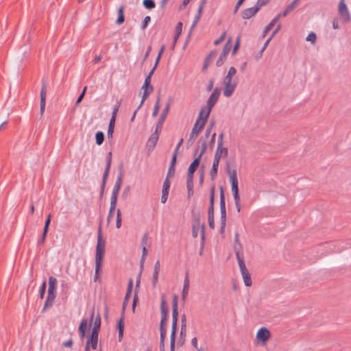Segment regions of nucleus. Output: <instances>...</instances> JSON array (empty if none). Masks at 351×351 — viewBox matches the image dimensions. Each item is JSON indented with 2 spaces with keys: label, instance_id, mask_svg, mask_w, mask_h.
Wrapping results in <instances>:
<instances>
[{
  "label": "nucleus",
  "instance_id": "1",
  "mask_svg": "<svg viewBox=\"0 0 351 351\" xmlns=\"http://www.w3.org/2000/svg\"><path fill=\"white\" fill-rule=\"evenodd\" d=\"M198 147H199L201 148L200 152H199L198 156L196 158H195V160L191 163V165H189V167L188 169L187 177H186L187 186H189L190 182H192L193 178V173L199 165L202 156L204 155V154L206 151V149H207L206 141L204 140L202 141V138H200L198 141Z\"/></svg>",
  "mask_w": 351,
  "mask_h": 351
},
{
  "label": "nucleus",
  "instance_id": "2",
  "mask_svg": "<svg viewBox=\"0 0 351 351\" xmlns=\"http://www.w3.org/2000/svg\"><path fill=\"white\" fill-rule=\"evenodd\" d=\"M226 171L230 178V181L231 183V191L232 192L234 204L241 203V198L239 193L237 170L235 169H231L230 167V165L228 163L226 166Z\"/></svg>",
  "mask_w": 351,
  "mask_h": 351
},
{
  "label": "nucleus",
  "instance_id": "3",
  "mask_svg": "<svg viewBox=\"0 0 351 351\" xmlns=\"http://www.w3.org/2000/svg\"><path fill=\"white\" fill-rule=\"evenodd\" d=\"M57 280L53 276L49 278V287L47 291V298L44 304L43 311H45L47 308L51 307L56 299V289Z\"/></svg>",
  "mask_w": 351,
  "mask_h": 351
},
{
  "label": "nucleus",
  "instance_id": "4",
  "mask_svg": "<svg viewBox=\"0 0 351 351\" xmlns=\"http://www.w3.org/2000/svg\"><path fill=\"white\" fill-rule=\"evenodd\" d=\"M106 240L102 237L101 228L99 227L97 233V242L96 247L95 261L103 262L105 254Z\"/></svg>",
  "mask_w": 351,
  "mask_h": 351
},
{
  "label": "nucleus",
  "instance_id": "5",
  "mask_svg": "<svg viewBox=\"0 0 351 351\" xmlns=\"http://www.w3.org/2000/svg\"><path fill=\"white\" fill-rule=\"evenodd\" d=\"M237 80L233 79V77L225 76L223 80L224 89L223 94L226 97H230L232 95L237 86Z\"/></svg>",
  "mask_w": 351,
  "mask_h": 351
},
{
  "label": "nucleus",
  "instance_id": "6",
  "mask_svg": "<svg viewBox=\"0 0 351 351\" xmlns=\"http://www.w3.org/2000/svg\"><path fill=\"white\" fill-rule=\"evenodd\" d=\"M338 14L343 22H351V14L344 0H340L339 2Z\"/></svg>",
  "mask_w": 351,
  "mask_h": 351
},
{
  "label": "nucleus",
  "instance_id": "7",
  "mask_svg": "<svg viewBox=\"0 0 351 351\" xmlns=\"http://www.w3.org/2000/svg\"><path fill=\"white\" fill-rule=\"evenodd\" d=\"M238 264L245 285L250 287L252 284L251 276L245 267L244 261H240Z\"/></svg>",
  "mask_w": 351,
  "mask_h": 351
},
{
  "label": "nucleus",
  "instance_id": "8",
  "mask_svg": "<svg viewBox=\"0 0 351 351\" xmlns=\"http://www.w3.org/2000/svg\"><path fill=\"white\" fill-rule=\"evenodd\" d=\"M211 110H210V108H208L206 106L202 107L199 112V114H198L197 120L195 121V123L197 124H199V125L202 124V125L204 126L206 124V122L210 114Z\"/></svg>",
  "mask_w": 351,
  "mask_h": 351
},
{
  "label": "nucleus",
  "instance_id": "9",
  "mask_svg": "<svg viewBox=\"0 0 351 351\" xmlns=\"http://www.w3.org/2000/svg\"><path fill=\"white\" fill-rule=\"evenodd\" d=\"M270 336L269 330L267 328L262 327L256 333V339L258 342L261 343L262 345H265L270 338Z\"/></svg>",
  "mask_w": 351,
  "mask_h": 351
},
{
  "label": "nucleus",
  "instance_id": "10",
  "mask_svg": "<svg viewBox=\"0 0 351 351\" xmlns=\"http://www.w3.org/2000/svg\"><path fill=\"white\" fill-rule=\"evenodd\" d=\"M220 95V89L219 88H215L210 95L208 97L206 101V107L212 110L217 101H218L219 97Z\"/></svg>",
  "mask_w": 351,
  "mask_h": 351
},
{
  "label": "nucleus",
  "instance_id": "11",
  "mask_svg": "<svg viewBox=\"0 0 351 351\" xmlns=\"http://www.w3.org/2000/svg\"><path fill=\"white\" fill-rule=\"evenodd\" d=\"M204 127V126H203L202 124L199 125V124L195 123L193 128H192V130L190 133L189 138L187 141V143L189 145H192L193 144L198 134L199 133V132Z\"/></svg>",
  "mask_w": 351,
  "mask_h": 351
},
{
  "label": "nucleus",
  "instance_id": "12",
  "mask_svg": "<svg viewBox=\"0 0 351 351\" xmlns=\"http://www.w3.org/2000/svg\"><path fill=\"white\" fill-rule=\"evenodd\" d=\"M47 85L46 82H43L41 89H40V114L43 115V114L45 112V104H46V97H47Z\"/></svg>",
  "mask_w": 351,
  "mask_h": 351
},
{
  "label": "nucleus",
  "instance_id": "13",
  "mask_svg": "<svg viewBox=\"0 0 351 351\" xmlns=\"http://www.w3.org/2000/svg\"><path fill=\"white\" fill-rule=\"evenodd\" d=\"M111 160H112V154H111V152H108V154L107 155V164H106V167L105 168V171H104V173L103 177H102L101 190H104V187H105L106 182L107 178L108 176V173H109V171H110V168Z\"/></svg>",
  "mask_w": 351,
  "mask_h": 351
},
{
  "label": "nucleus",
  "instance_id": "14",
  "mask_svg": "<svg viewBox=\"0 0 351 351\" xmlns=\"http://www.w3.org/2000/svg\"><path fill=\"white\" fill-rule=\"evenodd\" d=\"M228 155V149L227 147H224L223 145L217 146L215 153L214 158L220 160L221 158H226Z\"/></svg>",
  "mask_w": 351,
  "mask_h": 351
},
{
  "label": "nucleus",
  "instance_id": "15",
  "mask_svg": "<svg viewBox=\"0 0 351 351\" xmlns=\"http://www.w3.org/2000/svg\"><path fill=\"white\" fill-rule=\"evenodd\" d=\"M169 108H170V104L169 103H167L165 108L163 109L161 114H160V119L158 121V123L156 125V128L157 130H160L162 127V125H163V123L167 117V114L169 113Z\"/></svg>",
  "mask_w": 351,
  "mask_h": 351
},
{
  "label": "nucleus",
  "instance_id": "16",
  "mask_svg": "<svg viewBox=\"0 0 351 351\" xmlns=\"http://www.w3.org/2000/svg\"><path fill=\"white\" fill-rule=\"evenodd\" d=\"M160 269V263L159 261H157L154 266V271L152 274V284L155 287L158 282V275Z\"/></svg>",
  "mask_w": 351,
  "mask_h": 351
},
{
  "label": "nucleus",
  "instance_id": "17",
  "mask_svg": "<svg viewBox=\"0 0 351 351\" xmlns=\"http://www.w3.org/2000/svg\"><path fill=\"white\" fill-rule=\"evenodd\" d=\"M258 12V8L254 5V7L247 8L242 12V18L244 19H249L254 16Z\"/></svg>",
  "mask_w": 351,
  "mask_h": 351
},
{
  "label": "nucleus",
  "instance_id": "18",
  "mask_svg": "<svg viewBox=\"0 0 351 351\" xmlns=\"http://www.w3.org/2000/svg\"><path fill=\"white\" fill-rule=\"evenodd\" d=\"M189 291V278L188 274H186V276H185L184 280V285H183V288H182V298L183 300H185L186 298H187Z\"/></svg>",
  "mask_w": 351,
  "mask_h": 351
},
{
  "label": "nucleus",
  "instance_id": "19",
  "mask_svg": "<svg viewBox=\"0 0 351 351\" xmlns=\"http://www.w3.org/2000/svg\"><path fill=\"white\" fill-rule=\"evenodd\" d=\"M178 319V311L172 310V327L171 334H176Z\"/></svg>",
  "mask_w": 351,
  "mask_h": 351
},
{
  "label": "nucleus",
  "instance_id": "20",
  "mask_svg": "<svg viewBox=\"0 0 351 351\" xmlns=\"http://www.w3.org/2000/svg\"><path fill=\"white\" fill-rule=\"evenodd\" d=\"M94 319V326L93 328L100 329L101 326V317L99 313L96 316H95V311L92 310L90 312V322H93Z\"/></svg>",
  "mask_w": 351,
  "mask_h": 351
},
{
  "label": "nucleus",
  "instance_id": "21",
  "mask_svg": "<svg viewBox=\"0 0 351 351\" xmlns=\"http://www.w3.org/2000/svg\"><path fill=\"white\" fill-rule=\"evenodd\" d=\"M234 251L235 252L238 263H239L240 261H243V256L241 252L242 245L241 243L234 244Z\"/></svg>",
  "mask_w": 351,
  "mask_h": 351
},
{
  "label": "nucleus",
  "instance_id": "22",
  "mask_svg": "<svg viewBox=\"0 0 351 351\" xmlns=\"http://www.w3.org/2000/svg\"><path fill=\"white\" fill-rule=\"evenodd\" d=\"M219 161L220 160H216L215 158L213 160L212 168L210 171V176L212 180H215L217 176Z\"/></svg>",
  "mask_w": 351,
  "mask_h": 351
},
{
  "label": "nucleus",
  "instance_id": "23",
  "mask_svg": "<svg viewBox=\"0 0 351 351\" xmlns=\"http://www.w3.org/2000/svg\"><path fill=\"white\" fill-rule=\"evenodd\" d=\"M160 311H161V317L167 318L169 309L166 306V300L165 295H162L161 298V303H160Z\"/></svg>",
  "mask_w": 351,
  "mask_h": 351
},
{
  "label": "nucleus",
  "instance_id": "24",
  "mask_svg": "<svg viewBox=\"0 0 351 351\" xmlns=\"http://www.w3.org/2000/svg\"><path fill=\"white\" fill-rule=\"evenodd\" d=\"M88 321L87 319L84 318L82 320L80 327H79V332L81 338L84 337L85 333L87 329Z\"/></svg>",
  "mask_w": 351,
  "mask_h": 351
},
{
  "label": "nucleus",
  "instance_id": "25",
  "mask_svg": "<svg viewBox=\"0 0 351 351\" xmlns=\"http://www.w3.org/2000/svg\"><path fill=\"white\" fill-rule=\"evenodd\" d=\"M132 287H133V281L132 279H130L129 283H128V290L125 293V299H124V302H123V309L125 308V306L126 305V303L128 302V300L130 299V298L131 296Z\"/></svg>",
  "mask_w": 351,
  "mask_h": 351
},
{
  "label": "nucleus",
  "instance_id": "26",
  "mask_svg": "<svg viewBox=\"0 0 351 351\" xmlns=\"http://www.w3.org/2000/svg\"><path fill=\"white\" fill-rule=\"evenodd\" d=\"M280 19V15H276L271 21V22L265 27L263 34L264 35L266 34L268 32H269L273 27L275 25L276 22Z\"/></svg>",
  "mask_w": 351,
  "mask_h": 351
},
{
  "label": "nucleus",
  "instance_id": "27",
  "mask_svg": "<svg viewBox=\"0 0 351 351\" xmlns=\"http://www.w3.org/2000/svg\"><path fill=\"white\" fill-rule=\"evenodd\" d=\"M219 204H220V213H226L225 196H224V193H223V190L222 187L221 188V191H220V203H219Z\"/></svg>",
  "mask_w": 351,
  "mask_h": 351
},
{
  "label": "nucleus",
  "instance_id": "28",
  "mask_svg": "<svg viewBox=\"0 0 351 351\" xmlns=\"http://www.w3.org/2000/svg\"><path fill=\"white\" fill-rule=\"evenodd\" d=\"M114 125H115V120L114 118L110 119L108 124V131H107V136L108 138H112V134L114 132Z\"/></svg>",
  "mask_w": 351,
  "mask_h": 351
},
{
  "label": "nucleus",
  "instance_id": "29",
  "mask_svg": "<svg viewBox=\"0 0 351 351\" xmlns=\"http://www.w3.org/2000/svg\"><path fill=\"white\" fill-rule=\"evenodd\" d=\"M160 130L156 129L154 134L151 135V136L149 138V143L152 145V146L154 147L156 146L158 140V132Z\"/></svg>",
  "mask_w": 351,
  "mask_h": 351
},
{
  "label": "nucleus",
  "instance_id": "30",
  "mask_svg": "<svg viewBox=\"0 0 351 351\" xmlns=\"http://www.w3.org/2000/svg\"><path fill=\"white\" fill-rule=\"evenodd\" d=\"M214 194L215 189H212L210 197V206L208 208V214H214Z\"/></svg>",
  "mask_w": 351,
  "mask_h": 351
},
{
  "label": "nucleus",
  "instance_id": "31",
  "mask_svg": "<svg viewBox=\"0 0 351 351\" xmlns=\"http://www.w3.org/2000/svg\"><path fill=\"white\" fill-rule=\"evenodd\" d=\"M117 327L119 330V341H121L123 338L124 331V324L123 322V318H121L118 322Z\"/></svg>",
  "mask_w": 351,
  "mask_h": 351
},
{
  "label": "nucleus",
  "instance_id": "32",
  "mask_svg": "<svg viewBox=\"0 0 351 351\" xmlns=\"http://www.w3.org/2000/svg\"><path fill=\"white\" fill-rule=\"evenodd\" d=\"M202 227H204V226H201L199 221H197L195 223L193 224L192 229V235L194 238L197 237L199 229L200 228L202 229Z\"/></svg>",
  "mask_w": 351,
  "mask_h": 351
},
{
  "label": "nucleus",
  "instance_id": "33",
  "mask_svg": "<svg viewBox=\"0 0 351 351\" xmlns=\"http://www.w3.org/2000/svg\"><path fill=\"white\" fill-rule=\"evenodd\" d=\"M102 267V263L99 261H95V272L94 275V280L96 282L97 280H99V273Z\"/></svg>",
  "mask_w": 351,
  "mask_h": 351
},
{
  "label": "nucleus",
  "instance_id": "34",
  "mask_svg": "<svg viewBox=\"0 0 351 351\" xmlns=\"http://www.w3.org/2000/svg\"><path fill=\"white\" fill-rule=\"evenodd\" d=\"M98 339H87L86 345L89 347V348H92L93 350H96L97 348Z\"/></svg>",
  "mask_w": 351,
  "mask_h": 351
},
{
  "label": "nucleus",
  "instance_id": "35",
  "mask_svg": "<svg viewBox=\"0 0 351 351\" xmlns=\"http://www.w3.org/2000/svg\"><path fill=\"white\" fill-rule=\"evenodd\" d=\"M95 141L98 145H101L104 141V134L102 132H97L95 134Z\"/></svg>",
  "mask_w": 351,
  "mask_h": 351
},
{
  "label": "nucleus",
  "instance_id": "36",
  "mask_svg": "<svg viewBox=\"0 0 351 351\" xmlns=\"http://www.w3.org/2000/svg\"><path fill=\"white\" fill-rule=\"evenodd\" d=\"M167 333L160 332V351H165V340L166 338Z\"/></svg>",
  "mask_w": 351,
  "mask_h": 351
},
{
  "label": "nucleus",
  "instance_id": "37",
  "mask_svg": "<svg viewBox=\"0 0 351 351\" xmlns=\"http://www.w3.org/2000/svg\"><path fill=\"white\" fill-rule=\"evenodd\" d=\"M171 182L168 178H166L163 182L162 193H165L169 194V189H170Z\"/></svg>",
  "mask_w": 351,
  "mask_h": 351
},
{
  "label": "nucleus",
  "instance_id": "38",
  "mask_svg": "<svg viewBox=\"0 0 351 351\" xmlns=\"http://www.w3.org/2000/svg\"><path fill=\"white\" fill-rule=\"evenodd\" d=\"M167 321V318L161 317V320L160 322V332L167 333V330H166Z\"/></svg>",
  "mask_w": 351,
  "mask_h": 351
},
{
  "label": "nucleus",
  "instance_id": "39",
  "mask_svg": "<svg viewBox=\"0 0 351 351\" xmlns=\"http://www.w3.org/2000/svg\"><path fill=\"white\" fill-rule=\"evenodd\" d=\"M119 16L117 20V23L120 25L123 23L124 21V16H123V8L120 7L118 10Z\"/></svg>",
  "mask_w": 351,
  "mask_h": 351
},
{
  "label": "nucleus",
  "instance_id": "40",
  "mask_svg": "<svg viewBox=\"0 0 351 351\" xmlns=\"http://www.w3.org/2000/svg\"><path fill=\"white\" fill-rule=\"evenodd\" d=\"M143 5L149 10L153 9L155 8L156 4L153 0H144Z\"/></svg>",
  "mask_w": 351,
  "mask_h": 351
},
{
  "label": "nucleus",
  "instance_id": "41",
  "mask_svg": "<svg viewBox=\"0 0 351 351\" xmlns=\"http://www.w3.org/2000/svg\"><path fill=\"white\" fill-rule=\"evenodd\" d=\"M300 0H293L289 5L286 7L287 11L291 12L298 5Z\"/></svg>",
  "mask_w": 351,
  "mask_h": 351
},
{
  "label": "nucleus",
  "instance_id": "42",
  "mask_svg": "<svg viewBox=\"0 0 351 351\" xmlns=\"http://www.w3.org/2000/svg\"><path fill=\"white\" fill-rule=\"evenodd\" d=\"M306 40L311 43L312 44H315L317 40V36L314 32H311L308 34L306 38Z\"/></svg>",
  "mask_w": 351,
  "mask_h": 351
},
{
  "label": "nucleus",
  "instance_id": "43",
  "mask_svg": "<svg viewBox=\"0 0 351 351\" xmlns=\"http://www.w3.org/2000/svg\"><path fill=\"white\" fill-rule=\"evenodd\" d=\"M226 221V213H221V232L224 231Z\"/></svg>",
  "mask_w": 351,
  "mask_h": 351
},
{
  "label": "nucleus",
  "instance_id": "44",
  "mask_svg": "<svg viewBox=\"0 0 351 351\" xmlns=\"http://www.w3.org/2000/svg\"><path fill=\"white\" fill-rule=\"evenodd\" d=\"M116 227L117 228L121 227V213L119 209L117 211Z\"/></svg>",
  "mask_w": 351,
  "mask_h": 351
},
{
  "label": "nucleus",
  "instance_id": "45",
  "mask_svg": "<svg viewBox=\"0 0 351 351\" xmlns=\"http://www.w3.org/2000/svg\"><path fill=\"white\" fill-rule=\"evenodd\" d=\"M165 46L162 45L161 47V48L160 49L158 54V56L156 58V62H155V68H157V66L158 65V63H159V61H160V60L161 58V56H162L163 52L165 51Z\"/></svg>",
  "mask_w": 351,
  "mask_h": 351
},
{
  "label": "nucleus",
  "instance_id": "46",
  "mask_svg": "<svg viewBox=\"0 0 351 351\" xmlns=\"http://www.w3.org/2000/svg\"><path fill=\"white\" fill-rule=\"evenodd\" d=\"M176 334H171L170 336V350L175 351Z\"/></svg>",
  "mask_w": 351,
  "mask_h": 351
},
{
  "label": "nucleus",
  "instance_id": "47",
  "mask_svg": "<svg viewBox=\"0 0 351 351\" xmlns=\"http://www.w3.org/2000/svg\"><path fill=\"white\" fill-rule=\"evenodd\" d=\"M159 109H160V97H158V99L154 105V110H153V112H152V116L153 117H156L158 113V111H159Z\"/></svg>",
  "mask_w": 351,
  "mask_h": 351
},
{
  "label": "nucleus",
  "instance_id": "48",
  "mask_svg": "<svg viewBox=\"0 0 351 351\" xmlns=\"http://www.w3.org/2000/svg\"><path fill=\"white\" fill-rule=\"evenodd\" d=\"M99 329L93 328L90 335L88 337V339H98Z\"/></svg>",
  "mask_w": 351,
  "mask_h": 351
},
{
  "label": "nucleus",
  "instance_id": "49",
  "mask_svg": "<svg viewBox=\"0 0 351 351\" xmlns=\"http://www.w3.org/2000/svg\"><path fill=\"white\" fill-rule=\"evenodd\" d=\"M119 104H120V101H118L114 105V106L113 108V110H112V116H111L110 119L114 118V120H116L117 114V112L119 111Z\"/></svg>",
  "mask_w": 351,
  "mask_h": 351
},
{
  "label": "nucleus",
  "instance_id": "50",
  "mask_svg": "<svg viewBox=\"0 0 351 351\" xmlns=\"http://www.w3.org/2000/svg\"><path fill=\"white\" fill-rule=\"evenodd\" d=\"M226 53H221L218 60H217L216 64L217 66H221L226 59Z\"/></svg>",
  "mask_w": 351,
  "mask_h": 351
},
{
  "label": "nucleus",
  "instance_id": "51",
  "mask_svg": "<svg viewBox=\"0 0 351 351\" xmlns=\"http://www.w3.org/2000/svg\"><path fill=\"white\" fill-rule=\"evenodd\" d=\"M271 40V37H269L267 40L266 42L265 43L264 45L263 46L262 49H261L260 51V53L259 54L256 56V58H259L262 56V54L263 53V51L265 50L266 47H267L269 43L270 42V40Z\"/></svg>",
  "mask_w": 351,
  "mask_h": 351
},
{
  "label": "nucleus",
  "instance_id": "52",
  "mask_svg": "<svg viewBox=\"0 0 351 351\" xmlns=\"http://www.w3.org/2000/svg\"><path fill=\"white\" fill-rule=\"evenodd\" d=\"M46 289V281H44L39 289V296L40 298H43Z\"/></svg>",
  "mask_w": 351,
  "mask_h": 351
},
{
  "label": "nucleus",
  "instance_id": "53",
  "mask_svg": "<svg viewBox=\"0 0 351 351\" xmlns=\"http://www.w3.org/2000/svg\"><path fill=\"white\" fill-rule=\"evenodd\" d=\"M208 215L209 227L212 229H214L215 228L214 214H208Z\"/></svg>",
  "mask_w": 351,
  "mask_h": 351
},
{
  "label": "nucleus",
  "instance_id": "54",
  "mask_svg": "<svg viewBox=\"0 0 351 351\" xmlns=\"http://www.w3.org/2000/svg\"><path fill=\"white\" fill-rule=\"evenodd\" d=\"M117 202V195H111V197H110V207H111V210L113 208H116Z\"/></svg>",
  "mask_w": 351,
  "mask_h": 351
},
{
  "label": "nucleus",
  "instance_id": "55",
  "mask_svg": "<svg viewBox=\"0 0 351 351\" xmlns=\"http://www.w3.org/2000/svg\"><path fill=\"white\" fill-rule=\"evenodd\" d=\"M269 0H258L255 6L258 8L259 10L261 7L265 5Z\"/></svg>",
  "mask_w": 351,
  "mask_h": 351
},
{
  "label": "nucleus",
  "instance_id": "56",
  "mask_svg": "<svg viewBox=\"0 0 351 351\" xmlns=\"http://www.w3.org/2000/svg\"><path fill=\"white\" fill-rule=\"evenodd\" d=\"M86 89H87V87L85 86L82 92L81 93V94L79 95L78 98L77 99V101L75 102V105H78L82 101V100L83 99V98H84V97L85 95Z\"/></svg>",
  "mask_w": 351,
  "mask_h": 351
},
{
  "label": "nucleus",
  "instance_id": "57",
  "mask_svg": "<svg viewBox=\"0 0 351 351\" xmlns=\"http://www.w3.org/2000/svg\"><path fill=\"white\" fill-rule=\"evenodd\" d=\"M50 222H51V215H50V214H49V215H47V219H46V220H45V227H44V230H44L45 232H48V228H49V224H50Z\"/></svg>",
  "mask_w": 351,
  "mask_h": 351
},
{
  "label": "nucleus",
  "instance_id": "58",
  "mask_svg": "<svg viewBox=\"0 0 351 351\" xmlns=\"http://www.w3.org/2000/svg\"><path fill=\"white\" fill-rule=\"evenodd\" d=\"M236 73H237L236 69L234 66H231L229 69L228 73L226 74V76L230 77H233V76L236 74Z\"/></svg>",
  "mask_w": 351,
  "mask_h": 351
},
{
  "label": "nucleus",
  "instance_id": "59",
  "mask_svg": "<svg viewBox=\"0 0 351 351\" xmlns=\"http://www.w3.org/2000/svg\"><path fill=\"white\" fill-rule=\"evenodd\" d=\"M149 93H150V92H149V91H146V90L144 91L143 95L142 97V99H141V104L138 106V109H140L141 108L143 102L147 98V97L149 96Z\"/></svg>",
  "mask_w": 351,
  "mask_h": 351
},
{
  "label": "nucleus",
  "instance_id": "60",
  "mask_svg": "<svg viewBox=\"0 0 351 351\" xmlns=\"http://www.w3.org/2000/svg\"><path fill=\"white\" fill-rule=\"evenodd\" d=\"M178 296L176 295H175L173 298V301H172V310H178Z\"/></svg>",
  "mask_w": 351,
  "mask_h": 351
},
{
  "label": "nucleus",
  "instance_id": "61",
  "mask_svg": "<svg viewBox=\"0 0 351 351\" xmlns=\"http://www.w3.org/2000/svg\"><path fill=\"white\" fill-rule=\"evenodd\" d=\"M150 20H151V18H150L149 16H147L145 17V19L143 20V23L142 27H141V28L143 29H145L147 28V25H148L149 22L150 21Z\"/></svg>",
  "mask_w": 351,
  "mask_h": 351
},
{
  "label": "nucleus",
  "instance_id": "62",
  "mask_svg": "<svg viewBox=\"0 0 351 351\" xmlns=\"http://www.w3.org/2000/svg\"><path fill=\"white\" fill-rule=\"evenodd\" d=\"M225 37H226V32H223V34L221 35V36L218 39L215 40L214 44L215 45H218L225 39Z\"/></svg>",
  "mask_w": 351,
  "mask_h": 351
},
{
  "label": "nucleus",
  "instance_id": "63",
  "mask_svg": "<svg viewBox=\"0 0 351 351\" xmlns=\"http://www.w3.org/2000/svg\"><path fill=\"white\" fill-rule=\"evenodd\" d=\"M175 167L169 166L167 178H169V177L173 176L175 174Z\"/></svg>",
  "mask_w": 351,
  "mask_h": 351
},
{
  "label": "nucleus",
  "instance_id": "64",
  "mask_svg": "<svg viewBox=\"0 0 351 351\" xmlns=\"http://www.w3.org/2000/svg\"><path fill=\"white\" fill-rule=\"evenodd\" d=\"M120 189H121V186L117 185L114 184L113 189H112V195L118 196Z\"/></svg>",
  "mask_w": 351,
  "mask_h": 351
}]
</instances>
